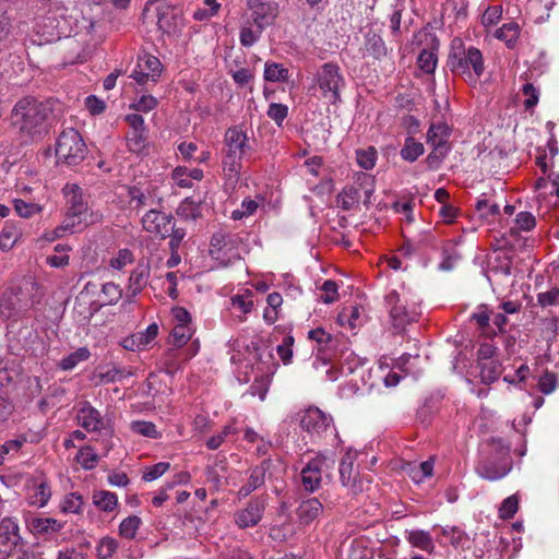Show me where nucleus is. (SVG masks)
Returning a JSON list of instances; mask_svg holds the SVG:
<instances>
[{"instance_id":"obj_33","label":"nucleus","mask_w":559,"mask_h":559,"mask_svg":"<svg viewBox=\"0 0 559 559\" xmlns=\"http://www.w3.org/2000/svg\"><path fill=\"white\" fill-rule=\"evenodd\" d=\"M91 352L87 347H80L76 350L70 353L59 361V367L62 370H72L80 362L85 361L90 358Z\"/></svg>"},{"instance_id":"obj_37","label":"nucleus","mask_w":559,"mask_h":559,"mask_svg":"<svg viewBox=\"0 0 559 559\" xmlns=\"http://www.w3.org/2000/svg\"><path fill=\"white\" fill-rule=\"evenodd\" d=\"M360 199L359 188L354 186L345 187L337 197V202L344 211L352 210Z\"/></svg>"},{"instance_id":"obj_3","label":"nucleus","mask_w":559,"mask_h":559,"mask_svg":"<svg viewBox=\"0 0 559 559\" xmlns=\"http://www.w3.org/2000/svg\"><path fill=\"white\" fill-rule=\"evenodd\" d=\"M38 289L39 285L33 278H23L8 287L0 296V317L8 320L31 309L39 302Z\"/></svg>"},{"instance_id":"obj_29","label":"nucleus","mask_w":559,"mask_h":559,"mask_svg":"<svg viewBox=\"0 0 559 559\" xmlns=\"http://www.w3.org/2000/svg\"><path fill=\"white\" fill-rule=\"evenodd\" d=\"M93 503L104 512H111L118 506V497L115 492L100 490L93 495Z\"/></svg>"},{"instance_id":"obj_12","label":"nucleus","mask_w":559,"mask_h":559,"mask_svg":"<svg viewBox=\"0 0 559 559\" xmlns=\"http://www.w3.org/2000/svg\"><path fill=\"white\" fill-rule=\"evenodd\" d=\"M385 301L390 307V317L394 329L403 331L408 323L417 320L418 312L415 309L408 310L401 302V297L396 292L393 290L388 294Z\"/></svg>"},{"instance_id":"obj_20","label":"nucleus","mask_w":559,"mask_h":559,"mask_svg":"<svg viewBox=\"0 0 559 559\" xmlns=\"http://www.w3.org/2000/svg\"><path fill=\"white\" fill-rule=\"evenodd\" d=\"M323 512V504L318 498L302 500L297 509V516L302 524H309Z\"/></svg>"},{"instance_id":"obj_6","label":"nucleus","mask_w":559,"mask_h":559,"mask_svg":"<svg viewBox=\"0 0 559 559\" xmlns=\"http://www.w3.org/2000/svg\"><path fill=\"white\" fill-rule=\"evenodd\" d=\"M86 153V145L76 130L69 128L59 134L56 142L58 163L75 166L85 158Z\"/></svg>"},{"instance_id":"obj_56","label":"nucleus","mask_w":559,"mask_h":559,"mask_svg":"<svg viewBox=\"0 0 559 559\" xmlns=\"http://www.w3.org/2000/svg\"><path fill=\"white\" fill-rule=\"evenodd\" d=\"M233 308L239 310L242 314H248L253 308V301L251 299V292H247V295H235L230 299Z\"/></svg>"},{"instance_id":"obj_31","label":"nucleus","mask_w":559,"mask_h":559,"mask_svg":"<svg viewBox=\"0 0 559 559\" xmlns=\"http://www.w3.org/2000/svg\"><path fill=\"white\" fill-rule=\"evenodd\" d=\"M450 135V128L448 124L440 122L430 126L427 132V142L430 145H436L440 141L443 146H449L448 139Z\"/></svg>"},{"instance_id":"obj_53","label":"nucleus","mask_w":559,"mask_h":559,"mask_svg":"<svg viewBox=\"0 0 559 559\" xmlns=\"http://www.w3.org/2000/svg\"><path fill=\"white\" fill-rule=\"evenodd\" d=\"M122 292L114 282L105 283L102 287L103 301L106 305H115L121 298Z\"/></svg>"},{"instance_id":"obj_25","label":"nucleus","mask_w":559,"mask_h":559,"mask_svg":"<svg viewBox=\"0 0 559 559\" xmlns=\"http://www.w3.org/2000/svg\"><path fill=\"white\" fill-rule=\"evenodd\" d=\"M441 535L445 537L449 543L455 548H468V535L457 526H443L441 527Z\"/></svg>"},{"instance_id":"obj_43","label":"nucleus","mask_w":559,"mask_h":559,"mask_svg":"<svg viewBox=\"0 0 559 559\" xmlns=\"http://www.w3.org/2000/svg\"><path fill=\"white\" fill-rule=\"evenodd\" d=\"M377 158L378 152L373 146L356 151V162L359 167L366 170L372 169L376 166Z\"/></svg>"},{"instance_id":"obj_7","label":"nucleus","mask_w":559,"mask_h":559,"mask_svg":"<svg viewBox=\"0 0 559 559\" xmlns=\"http://www.w3.org/2000/svg\"><path fill=\"white\" fill-rule=\"evenodd\" d=\"M316 85L321 95L331 104L341 100V91L345 86V78L340 66L335 62H325L316 74Z\"/></svg>"},{"instance_id":"obj_60","label":"nucleus","mask_w":559,"mask_h":559,"mask_svg":"<svg viewBox=\"0 0 559 559\" xmlns=\"http://www.w3.org/2000/svg\"><path fill=\"white\" fill-rule=\"evenodd\" d=\"M558 384L557 376L554 372L546 371L538 379V390L544 394L552 393Z\"/></svg>"},{"instance_id":"obj_11","label":"nucleus","mask_w":559,"mask_h":559,"mask_svg":"<svg viewBox=\"0 0 559 559\" xmlns=\"http://www.w3.org/2000/svg\"><path fill=\"white\" fill-rule=\"evenodd\" d=\"M19 522L15 518L7 516L0 521V559H7L21 544Z\"/></svg>"},{"instance_id":"obj_22","label":"nucleus","mask_w":559,"mask_h":559,"mask_svg":"<svg viewBox=\"0 0 559 559\" xmlns=\"http://www.w3.org/2000/svg\"><path fill=\"white\" fill-rule=\"evenodd\" d=\"M31 490L29 504L44 508L51 497V487L48 481L44 478L34 480Z\"/></svg>"},{"instance_id":"obj_16","label":"nucleus","mask_w":559,"mask_h":559,"mask_svg":"<svg viewBox=\"0 0 559 559\" xmlns=\"http://www.w3.org/2000/svg\"><path fill=\"white\" fill-rule=\"evenodd\" d=\"M270 467L271 461L266 459L263 460L261 464L251 468L248 481L241 486L237 492L238 498H247L252 491L261 488L265 483V475Z\"/></svg>"},{"instance_id":"obj_10","label":"nucleus","mask_w":559,"mask_h":559,"mask_svg":"<svg viewBox=\"0 0 559 559\" xmlns=\"http://www.w3.org/2000/svg\"><path fill=\"white\" fill-rule=\"evenodd\" d=\"M247 7L251 12V22L255 27L265 29L271 26L278 16V3L266 0H247Z\"/></svg>"},{"instance_id":"obj_5","label":"nucleus","mask_w":559,"mask_h":559,"mask_svg":"<svg viewBox=\"0 0 559 559\" xmlns=\"http://www.w3.org/2000/svg\"><path fill=\"white\" fill-rule=\"evenodd\" d=\"M512 469L510 448L501 439L491 438L487 450L476 466V473L484 479L493 481L507 476Z\"/></svg>"},{"instance_id":"obj_42","label":"nucleus","mask_w":559,"mask_h":559,"mask_svg":"<svg viewBox=\"0 0 559 559\" xmlns=\"http://www.w3.org/2000/svg\"><path fill=\"white\" fill-rule=\"evenodd\" d=\"M431 146L432 151L426 157V164L429 169H438L448 155L450 146H443V144H440V141L438 144Z\"/></svg>"},{"instance_id":"obj_58","label":"nucleus","mask_w":559,"mask_h":559,"mask_svg":"<svg viewBox=\"0 0 559 559\" xmlns=\"http://www.w3.org/2000/svg\"><path fill=\"white\" fill-rule=\"evenodd\" d=\"M78 461L84 469H92L96 466L98 456L91 447H85L79 451Z\"/></svg>"},{"instance_id":"obj_46","label":"nucleus","mask_w":559,"mask_h":559,"mask_svg":"<svg viewBox=\"0 0 559 559\" xmlns=\"http://www.w3.org/2000/svg\"><path fill=\"white\" fill-rule=\"evenodd\" d=\"M118 549V542L112 537H103L97 547V559H109Z\"/></svg>"},{"instance_id":"obj_52","label":"nucleus","mask_w":559,"mask_h":559,"mask_svg":"<svg viewBox=\"0 0 559 559\" xmlns=\"http://www.w3.org/2000/svg\"><path fill=\"white\" fill-rule=\"evenodd\" d=\"M193 329L191 325H174L171 337L174 344L178 347L186 345L192 337Z\"/></svg>"},{"instance_id":"obj_50","label":"nucleus","mask_w":559,"mask_h":559,"mask_svg":"<svg viewBox=\"0 0 559 559\" xmlns=\"http://www.w3.org/2000/svg\"><path fill=\"white\" fill-rule=\"evenodd\" d=\"M519 510V498L516 495L506 498L499 508V518L502 520L512 519Z\"/></svg>"},{"instance_id":"obj_40","label":"nucleus","mask_w":559,"mask_h":559,"mask_svg":"<svg viewBox=\"0 0 559 559\" xmlns=\"http://www.w3.org/2000/svg\"><path fill=\"white\" fill-rule=\"evenodd\" d=\"M264 80L270 82H285L288 80V70L281 63L266 62L264 68Z\"/></svg>"},{"instance_id":"obj_32","label":"nucleus","mask_w":559,"mask_h":559,"mask_svg":"<svg viewBox=\"0 0 559 559\" xmlns=\"http://www.w3.org/2000/svg\"><path fill=\"white\" fill-rule=\"evenodd\" d=\"M355 187L359 188V192L364 193V203L368 205L374 192V176L362 171L357 173L355 175Z\"/></svg>"},{"instance_id":"obj_23","label":"nucleus","mask_w":559,"mask_h":559,"mask_svg":"<svg viewBox=\"0 0 559 559\" xmlns=\"http://www.w3.org/2000/svg\"><path fill=\"white\" fill-rule=\"evenodd\" d=\"M150 267L147 264H138L129 277V290L132 296L140 294L147 284Z\"/></svg>"},{"instance_id":"obj_4","label":"nucleus","mask_w":559,"mask_h":559,"mask_svg":"<svg viewBox=\"0 0 559 559\" xmlns=\"http://www.w3.org/2000/svg\"><path fill=\"white\" fill-rule=\"evenodd\" d=\"M225 153L223 157V173L225 186L235 189L242 168V158L250 150L248 136L238 127L228 128L225 138Z\"/></svg>"},{"instance_id":"obj_1","label":"nucleus","mask_w":559,"mask_h":559,"mask_svg":"<svg viewBox=\"0 0 559 559\" xmlns=\"http://www.w3.org/2000/svg\"><path fill=\"white\" fill-rule=\"evenodd\" d=\"M52 114L50 100H38L26 96L15 103L10 112V124L24 140L35 141L48 132V121Z\"/></svg>"},{"instance_id":"obj_28","label":"nucleus","mask_w":559,"mask_h":559,"mask_svg":"<svg viewBox=\"0 0 559 559\" xmlns=\"http://www.w3.org/2000/svg\"><path fill=\"white\" fill-rule=\"evenodd\" d=\"M489 273L495 275H502L506 277L512 274V259L510 255L504 253H498L495 255L492 261L489 262Z\"/></svg>"},{"instance_id":"obj_57","label":"nucleus","mask_w":559,"mask_h":559,"mask_svg":"<svg viewBox=\"0 0 559 559\" xmlns=\"http://www.w3.org/2000/svg\"><path fill=\"white\" fill-rule=\"evenodd\" d=\"M472 320H474L478 328L481 330L483 334L487 335L488 337H491L496 335L495 331H491L489 322H490V316L486 308L479 310L478 312H475L472 314Z\"/></svg>"},{"instance_id":"obj_35","label":"nucleus","mask_w":559,"mask_h":559,"mask_svg":"<svg viewBox=\"0 0 559 559\" xmlns=\"http://www.w3.org/2000/svg\"><path fill=\"white\" fill-rule=\"evenodd\" d=\"M370 478L365 475H361L359 472L355 474V476L342 483V486L348 489L349 493L354 497L359 496L360 493L369 490L370 488Z\"/></svg>"},{"instance_id":"obj_2","label":"nucleus","mask_w":559,"mask_h":559,"mask_svg":"<svg viewBox=\"0 0 559 559\" xmlns=\"http://www.w3.org/2000/svg\"><path fill=\"white\" fill-rule=\"evenodd\" d=\"M447 67L469 85H476L485 72L481 51L475 46L466 45L460 37L451 40Z\"/></svg>"},{"instance_id":"obj_44","label":"nucleus","mask_w":559,"mask_h":559,"mask_svg":"<svg viewBox=\"0 0 559 559\" xmlns=\"http://www.w3.org/2000/svg\"><path fill=\"white\" fill-rule=\"evenodd\" d=\"M500 364L497 361H488L480 365V379L485 384H491L498 380L501 368Z\"/></svg>"},{"instance_id":"obj_9","label":"nucleus","mask_w":559,"mask_h":559,"mask_svg":"<svg viewBox=\"0 0 559 559\" xmlns=\"http://www.w3.org/2000/svg\"><path fill=\"white\" fill-rule=\"evenodd\" d=\"M300 427L312 438L322 439L329 435L337 438L333 418L318 407H309L300 419Z\"/></svg>"},{"instance_id":"obj_54","label":"nucleus","mask_w":559,"mask_h":559,"mask_svg":"<svg viewBox=\"0 0 559 559\" xmlns=\"http://www.w3.org/2000/svg\"><path fill=\"white\" fill-rule=\"evenodd\" d=\"M83 506L82 496L78 492H71L64 497L61 504V511L64 513H79Z\"/></svg>"},{"instance_id":"obj_41","label":"nucleus","mask_w":559,"mask_h":559,"mask_svg":"<svg viewBox=\"0 0 559 559\" xmlns=\"http://www.w3.org/2000/svg\"><path fill=\"white\" fill-rule=\"evenodd\" d=\"M142 521L138 515H129L119 525V534L127 539H133Z\"/></svg>"},{"instance_id":"obj_38","label":"nucleus","mask_w":559,"mask_h":559,"mask_svg":"<svg viewBox=\"0 0 559 559\" xmlns=\"http://www.w3.org/2000/svg\"><path fill=\"white\" fill-rule=\"evenodd\" d=\"M81 226L84 227L83 215L67 211L63 222L56 228V236L60 237L62 233H74Z\"/></svg>"},{"instance_id":"obj_34","label":"nucleus","mask_w":559,"mask_h":559,"mask_svg":"<svg viewBox=\"0 0 559 559\" xmlns=\"http://www.w3.org/2000/svg\"><path fill=\"white\" fill-rule=\"evenodd\" d=\"M370 478L365 475H361L359 472L355 474V476L342 483V486L348 489L349 493L354 497L359 496L360 493L369 490L370 488Z\"/></svg>"},{"instance_id":"obj_15","label":"nucleus","mask_w":559,"mask_h":559,"mask_svg":"<svg viewBox=\"0 0 559 559\" xmlns=\"http://www.w3.org/2000/svg\"><path fill=\"white\" fill-rule=\"evenodd\" d=\"M265 503L262 499H252L245 509L235 513V522L240 528L255 526L262 519Z\"/></svg>"},{"instance_id":"obj_13","label":"nucleus","mask_w":559,"mask_h":559,"mask_svg":"<svg viewBox=\"0 0 559 559\" xmlns=\"http://www.w3.org/2000/svg\"><path fill=\"white\" fill-rule=\"evenodd\" d=\"M78 421L86 431L90 432H103L110 430L109 420H107L99 411L92 406L87 401L81 403L78 411Z\"/></svg>"},{"instance_id":"obj_14","label":"nucleus","mask_w":559,"mask_h":559,"mask_svg":"<svg viewBox=\"0 0 559 559\" xmlns=\"http://www.w3.org/2000/svg\"><path fill=\"white\" fill-rule=\"evenodd\" d=\"M174 217L171 214H166L157 210L147 211L142 217L143 228L151 234H155L160 238H167L171 233Z\"/></svg>"},{"instance_id":"obj_39","label":"nucleus","mask_w":559,"mask_h":559,"mask_svg":"<svg viewBox=\"0 0 559 559\" xmlns=\"http://www.w3.org/2000/svg\"><path fill=\"white\" fill-rule=\"evenodd\" d=\"M263 31V28L255 27L252 22L242 25L239 34L240 44L243 47H251L260 39Z\"/></svg>"},{"instance_id":"obj_49","label":"nucleus","mask_w":559,"mask_h":559,"mask_svg":"<svg viewBox=\"0 0 559 559\" xmlns=\"http://www.w3.org/2000/svg\"><path fill=\"white\" fill-rule=\"evenodd\" d=\"M13 203L17 215L24 218H29L41 211V206L35 202L15 199Z\"/></svg>"},{"instance_id":"obj_24","label":"nucleus","mask_w":559,"mask_h":559,"mask_svg":"<svg viewBox=\"0 0 559 559\" xmlns=\"http://www.w3.org/2000/svg\"><path fill=\"white\" fill-rule=\"evenodd\" d=\"M520 32L521 28L518 23L509 22L504 23L495 32V37L504 41L508 48H514L519 40Z\"/></svg>"},{"instance_id":"obj_36","label":"nucleus","mask_w":559,"mask_h":559,"mask_svg":"<svg viewBox=\"0 0 559 559\" xmlns=\"http://www.w3.org/2000/svg\"><path fill=\"white\" fill-rule=\"evenodd\" d=\"M356 456V452L348 450L342 457L338 471L341 484L345 483V480H348L352 476L354 477L355 474L358 473V469L354 465Z\"/></svg>"},{"instance_id":"obj_45","label":"nucleus","mask_w":559,"mask_h":559,"mask_svg":"<svg viewBox=\"0 0 559 559\" xmlns=\"http://www.w3.org/2000/svg\"><path fill=\"white\" fill-rule=\"evenodd\" d=\"M366 49L372 57L377 59H380L386 55L385 44L383 39L377 34L368 35Z\"/></svg>"},{"instance_id":"obj_47","label":"nucleus","mask_w":559,"mask_h":559,"mask_svg":"<svg viewBox=\"0 0 559 559\" xmlns=\"http://www.w3.org/2000/svg\"><path fill=\"white\" fill-rule=\"evenodd\" d=\"M239 430L237 427H235L233 424L226 425L222 431H219L217 435L212 436L206 441V447L210 450H216L218 449L222 443L226 440V438L230 435L238 433Z\"/></svg>"},{"instance_id":"obj_64","label":"nucleus","mask_w":559,"mask_h":559,"mask_svg":"<svg viewBox=\"0 0 559 559\" xmlns=\"http://www.w3.org/2000/svg\"><path fill=\"white\" fill-rule=\"evenodd\" d=\"M522 93L526 97L523 103L526 110L534 108L538 104L539 91L532 83L524 84Z\"/></svg>"},{"instance_id":"obj_19","label":"nucleus","mask_w":559,"mask_h":559,"mask_svg":"<svg viewBox=\"0 0 559 559\" xmlns=\"http://www.w3.org/2000/svg\"><path fill=\"white\" fill-rule=\"evenodd\" d=\"M308 335L310 340L316 341L319 345L318 357L313 362L314 367L318 368L319 362H321L323 366L328 365L332 360L331 355L328 354V349L331 347V344L333 343L332 335L326 333L321 328L310 330Z\"/></svg>"},{"instance_id":"obj_48","label":"nucleus","mask_w":559,"mask_h":559,"mask_svg":"<svg viewBox=\"0 0 559 559\" xmlns=\"http://www.w3.org/2000/svg\"><path fill=\"white\" fill-rule=\"evenodd\" d=\"M437 55L432 50L424 49L418 58L417 64L418 67L426 73L431 74L435 72L437 67Z\"/></svg>"},{"instance_id":"obj_18","label":"nucleus","mask_w":559,"mask_h":559,"mask_svg":"<svg viewBox=\"0 0 559 559\" xmlns=\"http://www.w3.org/2000/svg\"><path fill=\"white\" fill-rule=\"evenodd\" d=\"M26 526L34 535L49 536L60 532L64 523L53 518H29L26 520Z\"/></svg>"},{"instance_id":"obj_63","label":"nucleus","mask_w":559,"mask_h":559,"mask_svg":"<svg viewBox=\"0 0 559 559\" xmlns=\"http://www.w3.org/2000/svg\"><path fill=\"white\" fill-rule=\"evenodd\" d=\"M266 114L269 118H271L278 127H281L288 115V107L283 104L272 103L270 104Z\"/></svg>"},{"instance_id":"obj_30","label":"nucleus","mask_w":559,"mask_h":559,"mask_svg":"<svg viewBox=\"0 0 559 559\" xmlns=\"http://www.w3.org/2000/svg\"><path fill=\"white\" fill-rule=\"evenodd\" d=\"M425 152L424 144L412 136L405 139L404 145L400 152L401 157L409 163L415 162Z\"/></svg>"},{"instance_id":"obj_62","label":"nucleus","mask_w":559,"mask_h":559,"mask_svg":"<svg viewBox=\"0 0 559 559\" xmlns=\"http://www.w3.org/2000/svg\"><path fill=\"white\" fill-rule=\"evenodd\" d=\"M537 302L543 308L559 306V288L551 287L547 292L537 294Z\"/></svg>"},{"instance_id":"obj_55","label":"nucleus","mask_w":559,"mask_h":559,"mask_svg":"<svg viewBox=\"0 0 559 559\" xmlns=\"http://www.w3.org/2000/svg\"><path fill=\"white\" fill-rule=\"evenodd\" d=\"M131 428L134 432H136L141 436H144V437H148V438H153V439H157L160 437V432L157 431L155 424H153L151 421H144V420L133 421L131 424Z\"/></svg>"},{"instance_id":"obj_51","label":"nucleus","mask_w":559,"mask_h":559,"mask_svg":"<svg viewBox=\"0 0 559 559\" xmlns=\"http://www.w3.org/2000/svg\"><path fill=\"white\" fill-rule=\"evenodd\" d=\"M258 207L259 203L255 200L247 198L241 202L240 209L234 210L231 212L230 217L234 221H239L245 217H249L257 212Z\"/></svg>"},{"instance_id":"obj_21","label":"nucleus","mask_w":559,"mask_h":559,"mask_svg":"<svg viewBox=\"0 0 559 559\" xmlns=\"http://www.w3.org/2000/svg\"><path fill=\"white\" fill-rule=\"evenodd\" d=\"M407 543L430 555L435 552V543L429 532L424 530H411L405 532Z\"/></svg>"},{"instance_id":"obj_26","label":"nucleus","mask_w":559,"mask_h":559,"mask_svg":"<svg viewBox=\"0 0 559 559\" xmlns=\"http://www.w3.org/2000/svg\"><path fill=\"white\" fill-rule=\"evenodd\" d=\"M138 68L144 70L151 76L153 83L157 82L163 70L160 60L148 53L139 57Z\"/></svg>"},{"instance_id":"obj_8","label":"nucleus","mask_w":559,"mask_h":559,"mask_svg":"<svg viewBox=\"0 0 559 559\" xmlns=\"http://www.w3.org/2000/svg\"><path fill=\"white\" fill-rule=\"evenodd\" d=\"M335 459L323 453L317 454L300 471V484L306 492L317 491L322 483V474L333 469Z\"/></svg>"},{"instance_id":"obj_27","label":"nucleus","mask_w":559,"mask_h":559,"mask_svg":"<svg viewBox=\"0 0 559 559\" xmlns=\"http://www.w3.org/2000/svg\"><path fill=\"white\" fill-rule=\"evenodd\" d=\"M22 237L21 229L12 223L7 222L0 233V248L8 251L14 247L17 240Z\"/></svg>"},{"instance_id":"obj_17","label":"nucleus","mask_w":559,"mask_h":559,"mask_svg":"<svg viewBox=\"0 0 559 559\" xmlns=\"http://www.w3.org/2000/svg\"><path fill=\"white\" fill-rule=\"evenodd\" d=\"M66 204L69 212L73 214H85L87 212V202L84 199L82 188L76 183H67L63 188Z\"/></svg>"},{"instance_id":"obj_61","label":"nucleus","mask_w":559,"mask_h":559,"mask_svg":"<svg viewBox=\"0 0 559 559\" xmlns=\"http://www.w3.org/2000/svg\"><path fill=\"white\" fill-rule=\"evenodd\" d=\"M129 198L131 204H134V209H141L144 206H148L153 203V199L150 195H146L136 187H131L129 189Z\"/></svg>"},{"instance_id":"obj_59","label":"nucleus","mask_w":559,"mask_h":559,"mask_svg":"<svg viewBox=\"0 0 559 559\" xmlns=\"http://www.w3.org/2000/svg\"><path fill=\"white\" fill-rule=\"evenodd\" d=\"M359 316L360 310L357 306L345 307L338 313V322L342 325L348 324L349 328L354 329L356 326V321L359 319Z\"/></svg>"}]
</instances>
